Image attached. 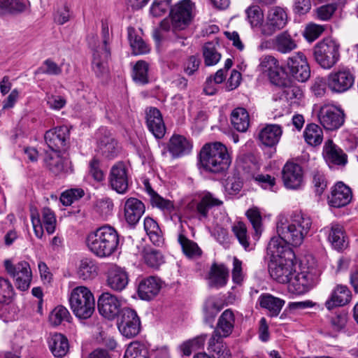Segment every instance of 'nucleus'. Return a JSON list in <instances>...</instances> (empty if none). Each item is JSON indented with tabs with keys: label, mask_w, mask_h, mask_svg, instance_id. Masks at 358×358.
<instances>
[{
	"label": "nucleus",
	"mask_w": 358,
	"mask_h": 358,
	"mask_svg": "<svg viewBox=\"0 0 358 358\" xmlns=\"http://www.w3.org/2000/svg\"><path fill=\"white\" fill-rule=\"evenodd\" d=\"M311 226L310 217L301 211L294 212L289 219L280 215L276 221L278 236L272 237L267 246L268 268H287L294 266L295 254L289 245L300 246Z\"/></svg>",
	"instance_id": "obj_1"
},
{
	"label": "nucleus",
	"mask_w": 358,
	"mask_h": 358,
	"mask_svg": "<svg viewBox=\"0 0 358 358\" xmlns=\"http://www.w3.org/2000/svg\"><path fill=\"white\" fill-rule=\"evenodd\" d=\"M119 235L112 227L105 225L90 233L86 243L90 250L99 257L112 255L119 245Z\"/></svg>",
	"instance_id": "obj_2"
},
{
	"label": "nucleus",
	"mask_w": 358,
	"mask_h": 358,
	"mask_svg": "<svg viewBox=\"0 0 358 358\" xmlns=\"http://www.w3.org/2000/svg\"><path fill=\"white\" fill-rule=\"evenodd\" d=\"M235 316L230 309L225 310L219 317L216 327L208 343V350L215 352L217 358H231L230 350L222 343L234 329Z\"/></svg>",
	"instance_id": "obj_3"
},
{
	"label": "nucleus",
	"mask_w": 358,
	"mask_h": 358,
	"mask_svg": "<svg viewBox=\"0 0 358 358\" xmlns=\"http://www.w3.org/2000/svg\"><path fill=\"white\" fill-rule=\"evenodd\" d=\"M199 159L203 169L215 173L224 172L231 162L227 147L220 142L205 144L200 151Z\"/></svg>",
	"instance_id": "obj_4"
},
{
	"label": "nucleus",
	"mask_w": 358,
	"mask_h": 358,
	"mask_svg": "<svg viewBox=\"0 0 358 358\" xmlns=\"http://www.w3.org/2000/svg\"><path fill=\"white\" fill-rule=\"evenodd\" d=\"M70 308L75 316L80 320L92 317L95 310V300L92 292L86 287L78 286L71 292Z\"/></svg>",
	"instance_id": "obj_5"
},
{
	"label": "nucleus",
	"mask_w": 358,
	"mask_h": 358,
	"mask_svg": "<svg viewBox=\"0 0 358 358\" xmlns=\"http://www.w3.org/2000/svg\"><path fill=\"white\" fill-rule=\"evenodd\" d=\"M316 63L324 69H331L341 57L340 45L331 38H325L317 43L313 49Z\"/></svg>",
	"instance_id": "obj_6"
},
{
	"label": "nucleus",
	"mask_w": 358,
	"mask_h": 358,
	"mask_svg": "<svg viewBox=\"0 0 358 358\" xmlns=\"http://www.w3.org/2000/svg\"><path fill=\"white\" fill-rule=\"evenodd\" d=\"M31 220L36 236L42 238L44 231L43 226L48 234L55 232L56 228V217L54 212L48 208L42 210V221L36 208H31Z\"/></svg>",
	"instance_id": "obj_7"
},
{
	"label": "nucleus",
	"mask_w": 358,
	"mask_h": 358,
	"mask_svg": "<svg viewBox=\"0 0 358 358\" xmlns=\"http://www.w3.org/2000/svg\"><path fill=\"white\" fill-rule=\"evenodd\" d=\"M286 70L294 80L303 83L310 76V69L305 55L298 52L289 57L287 60Z\"/></svg>",
	"instance_id": "obj_8"
},
{
	"label": "nucleus",
	"mask_w": 358,
	"mask_h": 358,
	"mask_svg": "<svg viewBox=\"0 0 358 358\" xmlns=\"http://www.w3.org/2000/svg\"><path fill=\"white\" fill-rule=\"evenodd\" d=\"M170 16L173 29H185L193 18V4L189 0L180 1L171 8Z\"/></svg>",
	"instance_id": "obj_9"
},
{
	"label": "nucleus",
	"mask_w": 358,
	"mask_h": 358,
	"mask_svg": "<svg viewBox=\"0 0 358 358\" xmlns=\"http://www.w3.org/2000/svg\"><path fill=\"white\" fill-rule=\"evenodd\" d=\"M317 116L320 123L327 130L338 129L345 122L343 110L334 105L323 106Z\"/></svg>",
	"instance_id": "obj_10"
},
{
	"label": "nucleus",
	"mask_w": 358,
	"mask_h": 358,
	"mask_svg": "<svg viewBox=\"0 0 358 358\" xmlns=\"http://www.w3.org/2000/svg\"><path fill=\"white\" fill-rule=\"evenodd\" d=\"M355 82V76L349 69L340 68L327 76L328 88L333 92L343 93L350 89Z\"/></svg>",
	"instance_id": "obj_11"
},
{
	"label": "nucleus",
	"mask_w": 358,
	"mask_h": 358,
	"mask_svg": "<svg viewBox=\"0 0 358 358\" xmlns=\"http://www.w3.org/2000/svg\"><path fill=\"white\" fill-rule=\"evenodd\" d=\"M120 332L126 338L136 336L140 331L141 322L136 312L130 308L122 309L117 323Z\"/></svg>",
	"instance_id": "obj_12"
},
{
	"label": "nucleus",
	"mask_w": 358,
	"mask_h": 358,
	"mask_svg": "<svg viewBox=\"0 0 358 358\" xmlns=\"http://www.w3.org/2000/svg\"><path fill=\"white\" fill-rule=\"evenodd\" d=\"M98 310L105 318L114 320L121 313L122 301L109 292L102 293L98 298Z\"/></svg>",
	"instance_id": "obj_13"
},
{
	"label": "nucleus",
	"mask_w": 358,
	"mask_h": 358,
	"mask_svg": "<svg viewBox=\"0 0 358 358\" xmlns=\"http://www.w3.org/2000/svg\"><path fill=\"white\" fill-rule=\"evenodd\" d=\"M70 130L66 126H60L46 131L45 141L54 152L65 151L69 145Z\"/></svg>",
	"instance_id": "obj_14"
},
{
	"label": "nucleus",
	"mask_w": 358,
	"mask_h": 358,
	"mask_svg": "<svg viewBox=\"0 0 358 358\" xmlns=\"http://www.w3.org/2000/svg\"><path fill=\"white\" fill-rule=\"evenodd\" d=\"M287 14L283 8H271L266 17V22L262 27V33L265 36H271L275 31L285 27L287 22Z\"/></svg>",
	"instance_id": "obj_15"
},
{
	"label": "nucleus",
	"mask_w": 358,
	"mask_h": 358,
	"mask_svg": "<svg viewBox=\"0 0 358 358\" xmlns=\"http://www.w3.org/2000/svg\"><path fill=\"white\" fill-rule=\"evenodd\" d=\"M282 179L285 187L289 189H299L303 184V173L301 166L287 162L282 170Z\"/></svg>",
	"instance_id": "obj_16"
},
{
	"label": "nucleus",
	"mask_w": 358,
	"mask_h": 358,
	"mask_svg": "<svg viewBox=\"0 0 358 358\" xmlns=\"http://www.w3.org/2000/svg\"><path fill=\"white\" fill-rule=\"evenodd\" d=\"M109 185L118 194H124L128 190V169L122 162L115 163L110 169L108 177Z\"/></svg>",
	"instance_id": "obj_17"
},
{
	"label": "nucleus",
	"mask_w": 358,
	"mask_h": 358,
	"mask_svg": "<svg viewBox=\"0 0 358 358\" xmlns=\"http://www.w3.org/2000/svg\"><path fill=\"white\" fill-rule=\"evenodd\" d=\"M223 201L209 192L203 193L198 201H196L192 206V210L196 217L200 220L207 219L209 210L213 207L220 206Z\"/></svg>",
	"instance_id": "obj_18"
},
{
	"label": "nucleus",
	"mask_w": 358,
	"mask_h": 358,
	"mask_svg": "<svg viewBox=\"0 0 358 358\" xmlns=\"http://www.w3.org/2000/svg\"><path fill=\"white\" fill-rule=\"evenodd\" d=\"M352 199L351 189L342 182H337L331 189L328 196L329 204L334 208H341L347 206Z\"/></svg>",
	"instance_id": "obj_19"
},
{
	"label": "nucleus",
	"mask_w": 358,
	"mask_h": 358,
	"mask_svg": "<svg viewBox=\"0 0 358 358\" xmlns=\"http://www.w3.org/2000/svg\"><path fill=\"white\" fill-rule=\"evenodd\" d=\"M45 162L50 171L55 176H64L73 172L70 159L68 157L61 156L57 152L48 155Z\"/></svg>",
	"instance_id": "obj_20"
},
{
	"label": "nucleus",
	"mask_w": 358,
	"mask_h": 358,
	"mask_svg": "<svg viewBox=\"0 0 358 358\" xmlns=\"http://www.w3.org/2000/svg\"><path fill=\"white\" fill-rule=\"evenodd\" d=\"M322 154L324 159L329 166H344L348 162V155L331 139L325 142Z\"/></svg>",
	"instance_id": "obj_21"
},
{
	"label": "nucleus",
	"mask_w": 358,
	"mask_h": 358,
	"mask_svg": "<svg viewBox=\"0 0 358 358\" xmlns=\"http://www.w3.org/2000/svg\"><path fill=\"white\" fill-rule=\"evenodd\" d=\"M146 124L148 130L158 139L162 138L166 133V127L161 112L157 108L151 107L146 110Z\"/></svg>",
	"instance_id": "obj_22"
},
{
	"label": "nucleus",
	"mask_w": 358,
	"mask_h": 358,
	"mask_svg": "<svg viewBox=\"0 0 358 358\" xmlns=\"http://www.w3.org/2000/svg\"><path fill=\"white\" fill-rule=\"evenodd\" d=\"M162 288L159 279L150 276L141 280L138 286V296L144 301H150L156 297Z\"/></svg>",
	"instance_id": "obj_23"
},
{
	"label": "nucleus",
	"mask_w": 358,
	"mask_h": 358,
	"mask_svg": "<svg viewBox=\"0 0 358 358\" xmlns=\"http://www.w3.org/2000/svg\"><path fill=\"white\" fill-rule=\"evenodd\" d=\"M282 134V127L275 124L266 125L259 133V140L266 147L272 148L275 146Z\"/></svg>",
	"instance_id": "obj_24"
},
{
	"label": "nucleus",
	"mask_w": 358,
	"mask_h": 358,
	"mask_svg": "<svg viewBox=\"0 0 358 358\" xmlns=\"http://www.w3.org/2000/svg\"><path fill=\"white\" fill-rule=\"evenodd\" d=\"M145 212L144 204L138 199L130 198L124 205V216L129 224H136Z\"/></svg>",
	"instance_id": "obj_25"
},
{
	"label": "nucleus",
	"mask_w": 358,
	"mask_h": 358,
	"mask_svg": "<svg viewBox=\"0 0 358 358\" xmlns=\"http://www.w3.org/2000/svg\"><path fill=\"white\" fill-rule=\"evenodd\" d=\"M324 230L329 234L328 240L337 250L345 248L348 245L343 227L338 223H332Z\"/></svg>",
	"instance_id": "obj_26"
},
{
	"label": "nucleus",
	"mask_w": 358,
	"mask_h": 358,
	"mask_svg": "<svg viewBox=\"0 0 358 358\" xmlns=\"http://www.w3.org/2000/svg\"><path fill=\"white\" fill-rule=\"evenodd\" d=\"M351 299V292L347 286L338 285L332 292L330 298L325 302V307L332 310L348 303Z\"/></svg>",
	"instance_id": "obj_27"
},
{
	"label": "nucleus",
	"mask_w": 358,
	"mask_h": 358,
	"mask_svg": "<svg viewBox=\"0 0 358 358\" xmlns=\"http://www.w3.org/2000/svg\"><path fill=\"white\" fill-rule=\"evenodd\" d=\"M129 283V275L124 270H109L106 285L113 291L120 292Z\"/></svg>",
	"instance_id": "obj_28"
},
{
	"label": "nucleus",
	"mask_w": 358,
	"mask_h": 358,
	"mask_svg": "<svg viewBox=\"0 0 358 358\" xmlns=\"http://www.w3.org/2000/svg\"><path fill=\"white\" fill-rule=\"evenodd\" d=\"M315 278L308 270H292L290 285L294 287L298 292H302L305 288L313 286Z\"/></svg>",
	"instance_id": "obj_29"
},
{
	"label": "nucleus",
	"mask_w": 358,
	"mask_h": 358,
	"mask_svg": "<svg viewBox=\"0 0 358 358\" xmlns=\"http://www.w3.org/2000/svg\"><path fill=\"white\" fill-rule=\"evenodd\" d=\"M192 144L184 136L173 135L169 143V150L174 157H179L190 152Z\"/></svg>",
	"instance_id": "obj_30"
},
{
	"label": "nucleus",
	"mask_w": 358,
	"mask_h": 358,
	"mask_svg": "<svg viewBox=\"0 0 358 358\" xmlns=\"http://www.w3.org/2000/svg\"><path fill=\"white\" fill-rule=\"evenodd\" d=\"M305 142L310 146L317 147L323 141V131L317 124H308L303 133Z\"/></svg>",
	"instance_id": "obj_31"
},
{
	"label": "nucleus",
	"mask_w": 358,
	"mask_h": 358,
	"mask_svg": "<svg viewBox=\"0 0 358 358\" xmlns=\"http://www.w3.org/2000/svg\"><path fill=\"white\" fill-rule=\"evenodd\" d=\"M231 122L238 131H246L250 125V117L247 110L241 107L234 109L231 113Z\"/></svg>",
	"instance_id": "obj_32"
},
{
	"label": "nucleus",
	"mask_w": 358,
	"mask_h": 358,
	"mask_svg": "<svg viewBox=\"0 0 358 358\" xmlns=\"http://www.w3.org/2000/svg\"><path fill=\"white\" fill-rule=\"evenodd\" d=\"M49 348L56 357L65 356L69 349L67 338L61 334H53L49 340Z\"/></svg>",
	"instance_id": "obj_33"
},
{
	"label": "nucleus",
	"mask_w": 358,
	"mask_h": 358,
	"mask_svg": "<svg viewBox=\"0 0 358 358\" xmlns=\"http://www.w3.org/2000/svg\"><path fill=\"white\" fill-rule=\"evenodd\" d=\"M274 45L275 50L282 54L289 53L297 48L296 41L287 31L281 32L275 37Z\"/></svg>",
	"instance_id": "obj_34"
},
{
	"label": "nucleus",
	"mask_w": 358,
	"mask_h": 358,
	"mask_svg": "<svg viewBox=\"0 0 358 358\" xmlns=\"http://www.w3.org/2000/svg\"><path fill=\"white\" fill-rule=\"evenodd\" d=\"M27 0H0V15H15L27 8Z\"/></svg>",
	"instance_id": "obj_35"
},
{
	"label": "nucleus",
	"mask_w": 358,
	"mask_h": 358,
	"mask_svg": "<svg viewBox=\"0 0 358 358\" xmlns=\"http://www.w3.org/2000/svg\"><path fill=\"white\" fill-rule=\"evenodd\" d=\"M259 301L261 307L269 311L271 316H277L285 304L284 300L269 294H262Z\"/></svg>",
	"instance_id": "obj_36"
},
{
	"label": "nucleus",
	"mask_w": 358,
	"mask_h": 358,
	"mask_svg": "<svg viewBox=\"0 0 358 358\" xmlns=\"http://www.w3.org/2000/svg\"><path fill=\"white\" fill-rule=\"evenodd\" d=\"M221 308L222 307L220 306L218 300L215 297H208L205 301L203 307V320L205 322L211 324Z\"/></svg>",
	"instance_id": "obj_37"
},
{
	"label": "nucleus",
	"mask_w": 358,
	"mask_h": 358,
	"mask_svg": "<svg viewBox=\"0 0 358 358\" xmlns=\"http://www.w3.org/2000/svg\"><path fill=\"white\" fill-rule=\"evenodd\" d=\"M183 253L189 258H196L201 255L202 251L197 243L188 239L185 235L180 234L178 238Z\"/></svg>",
	"instance_id": "obj_38"
},
{
	"label": "nucleus",
	"mask_w": 358,
	"mask_h": 358,
	"mask_svg": "<svg viewBox=\"0 0 358 358\" xmlns=\"http://www.w3.org/2000/svg\"><path fill=\"white\" fill-rule=\"evenodd\" d=\"M127 32L130 45L135 55H143L149 52L148 45L140 36L136 35L133 27H128Z\"/></svg>",
	"instance_id": "obj_39"
},
{
	"label": "nucleus",
	"mask_w": 358,
	"mask_h": 358,
	"mask_svg": "<svg viewBox=\"0 0 358 358\" xmlns=\"http://www.w3.org/2000/svg\"><path fill=\"white\" fill-rule=\"evenodd\" d=\"M144 229L148 235L150 241L156 245H160L163 243L161 236V230L158 224L152 218L147 217L144 220Z\"/></svg>",
	"instance_id": "obj_40"
},
{
	"label": "nucleus",
	"mask_w": 358,
	"mask_h": 358,
	"mask_svg": "<svg viewBox=\"0 0 358 358\" xmlns=\"http://www.w3.org/2000/svg\"><path fill=\"white\" fill-rule=\"evenodd\" d=\"M98 148L101 155L108 159L113 158L118 152L116 141L108 136H105L99 141Z\"/></svg>",
	"instance_id": "obj_41"
},
{
	"label": "nucleus",
	"mask_w": 358,
	"mask_h": 358,
	"mask_svg": "<svg viewBox=\"0 0 358 358\" xmlns=\"http://www.w3.org/2000/svg\"><path fill=\"white\" fill-rule=\"evenodd\" d=\"M109 57L105 58L103 50L97 48L94 51L92 69L95 74L98 76H102L108 73V67L106 62Z\"/></svg>",
	"instance_id": "obj_42"
},
{
	"label": "nucleus",
	"mask_w": 358,
	"mask_h": 358,
	"mask_svg": "<svg viewBox=\"0 0 358 358\" xmlns=\"http://www.w3.org/2000/svg\"><path fill=\"white\" fill-rule=\"evenodd\" d=\"M15 281L17 289L25 291L28 289L31 280V270H9Z\"/></svg>",
	"instance_id": "obj_43"
},
{
	"label": "nucleus",
	"mask_w": 358,
	"mask_h": 358,
	"mask_svg": "<svg viewBox=\"0 0 358 358\" xmlns=\"http://www.w3.org/2000/svg\"><path fill=\"white\" fill-rule=\"evenodd\" d=\"M203 55L206 66L215 65L221 59V54L218 52L215 44L213 42L205 43L203 47Z\"/></svg>",
	"instance_id": "obj_44"
},
{
	"label": "nucleus",
	"mask_w": 358,
	"mask_h": 358,
	"mask_svg": "<svg viewBox=\"0 0 358 358\" xmlns=\"http://www.w3.org/2000/svg\"><path fill=\"white\" fill-rule=\"evenodd\" d=\"M280 99L289 101L291 104L297 102L303 96L302 90L297 86H289L278 90Z\"/></svg>",
	"instance_id": "obj_45"
},
{
	"label": "nucleus",
	"mask_w": 358,
	"mask_h": 358,
	"mask_svg": "<svg viewBox=\"0 0 358 358\" xmlns=\"http://www.w3.org/2000/svg\"><path fill=\"white\" fill-rule=\"evenodd\" d=\"M148 64L143 60L138 61L133 68V79L139 84L145 85L148 83Z\"/></svg>",
	"instance_id": "obj_46"
},
{
	"label": "nucleus",
	"mask_w": 358,
	"mask_h": 358,
	"mask_svg": "<svg viewBox=\"0 0 358 358\" xmlns=\"http://www.w3.org/2000/svg\"><path fill=\"white\" fill-rule=\"evenodd\" d=\"M228 275L227 270H210L206 278L210 287H220L226 285Z\"/></svg>",
	"instance_id": "obj_47"
},
{
	"label": "nucleus",
	"mask_w": 358,
	"mask_h": 358,
	"mask_svg": "<svg viewBox=\"0 0 358 358\" xmlns=\"http://www.w3.org/2000/svg\"><path fill=\"white\" fill-rule=\"evenodd\" d=\"M124 358H149L148 351L143 344L132 342L128 345Z\"/></svg>",
	"instance_id": "obj_48"
},
{
	"label": "nucleus",
	"mask_w": 358,
	"mask_h": 358,
	"mask_svg": "<svg viewBox=\"0 0 358 358\" xmlns=\"http://www.w3.org/2000/svg\"><path fill=\"white\" fill-rule=\"evenodd\" d=\"M71 317V315L66 308L63 306H58L50 313L49 321L51 324L58 326L63 322H69Z\"/></svg>",
	"instance_id": "obj_49"
},
{
	"label": "nucleus",
	"mask_w": 358,
	"mask_h": 358,
	"mask_svg": "<svg viewBox=\"0 0 358 358\" xmlns=\"http://www.w3.org/2000/svg\"><path fill=\"white\" fill-rule=\"evenodd\" d=\"M14 296V291L10 282L0 276V303L9 304Z\"/></svg>",
	"instance_id": "obj_50"
},
{
	"label": "nucleus",
	"mask_w": 358,
	"mask_h": 358,
	"mask_svg": "<svg viewBox=\"0 0 358 358\" xmlns=\"http://www.w3.org/2000/svg\"><path fill=\"white\" fill-rule=\"evenodd\" d=\"M232 231L240 244L247 250L250 247V243L245 224L242 222L235 223L232 227Z\"/></svg>",
	"instance_id": "obj_51"
},
{
	"label": "nucleus",
	"mask_w": 358,
	"mask_h": 358,
	"mask_svg": "<svg viewBox=\"0 0 358 358\" xmlns=\"http://www.w3.org/2000/svg\"><path fill=\"white\" fill-rule=\"evenodd\" d=\"M143 259L147 266L150 267H159L164 262L162 254L156 250H145Z\"/></svg>",
	"instance_id": "obj_52"
},
{
	"label": "nucleus",
	"mask_w": 358,
	"mask_h": 358,
	"mask_svg": "<svg viewBox=\"0 0 358 358\" xmlns=\"http://www.w3.org/2000/svg\"><path fill=\"white\" fill-rule=\"evenodd\" d=\"M84 196V190L81 188H73L64 192L60 196V201L64 206H70L75 201Z\"/></svg>",
	"instance_id": "obj_53"
},
{
	"label": "nucleus",
	"mask_w": 358,
	"mask_h": 358,
	"mask_svg": "<svg viewBox=\"0 0 358 358\" xmlns=\"http://www.w3.org/2000/svg\"><path fill=\"white\" fill-rule=\"evenodd\" d=\"M246 215L251 222L257 235H260L262 231V218L260 211L257 208H252L247 210Z\"/></svg>",
	"instance_id": "obj_54"
},
{
	"label": "nucleus",
	"mask_w": 358,
	"mask_h": 358,
	"mask_svg": "<svg viewBox=\"0 0 358 358\" xmlns=\"http://www.w3.org/2000/svg\"><path fill=\"white\" fill-rule=\"evenodd\" d=\"M62 73V69L50 59L45 60L41 66L38 68L35 74H48L57 76Z\"/></svg>",
	"instance_id": "obj_55"
},
{
	"label": "nucleus",
	"mask_w": 358,
	"mask_h": 358,
	"mask_svg": "<svg viewBox=\"0 0 358 358\" xmlns=\"http://www.w3.org/2000/svg\"><path fill=\"white\" fill-rule=\"evenodd\" d=\"M248 22L252 27H258L262 24L264 19V14L258 6H250L246 10Z\"/></svg>",
	"instance_id": "obj_56"
},
{
	"label": "nucleus",
	"mask_w": 358,
	"mask_h": 358,
	"mask_svg": "<svg viewBox=\"0 0 358 358\" xmlns=\"http://www.w3.org/2000/svg\"><path fill=\"white\" fill-rule=\"evenodd\" d=\"M336 10L337 4L332 3L320 6L316 9L315 13L319 20L328 21L331 18Z\"/></svg>",
	"instance_id": "obj_57"
},
{
	"label": "nucleus",
	"mask_w": 358,
	"mask_h": 358,
	"mask_svg": "<svg viewBox=\"0 0 358 358\" xmlns=\"http://www.w3.org/2000/svg\"><path fill=\"white\" fill-rule=\"evenodd\" d=\"M293 262L294 265L287 268H292L293 267H299V268H314L316 266L315 257L310 254L301 256L298 259L295 257Z\"/></svg>",
	"instance_id": "obj_58"
},
{
	"label": "nucleus",
	"mask_w": 358,
	"mask_h": 358,
	"mask_svg": "<svg viewBox=\"0 0 358 358\" xmlns=\"http://www.w3.org/2000/svg\"><path fill=\"white\" fill-rule=\"evenodd\" d=\"M324 31V27L317 24H309L306 26L303 36L309 42L316 40Z\"/></svg>",
	"instance_id": "obj_59"
},
{
	"label": "nucleus",
	"mask_w": 358,
	"mask_h": 358,
	"mask_svg": "<svg viewBox=\"0 0 358 358\" xmlns=\"http://www.w3.org/2000/svg\"><path fill=\"white\" fill-rule=\"evenodd\" d=\"M171 0H155L150 8L154 17H161L170 8Z\"/></svg>",
	"instance_id": "obj_60"
},
{
	"label": "nucleus",
	"mask_w": 358,
	"mask_h": 358,
	"mask_svg": "<svg viewBox=\"0 0 358 358\" xmlns=\"http://www.w3.org/2000/svg\"><path fill=\"white\" fill-rule=\"evenodd\" d=\"M348 322V313L344 311L337 312L334 316L331 318V326L336 331L343 330Z\"/></svg>",
	"instance_id": "obj_61"
},
{
	"label": "nucleus",
	"mask_w": 358,
	"mask_h": 358,
	"mask_svg": "<svg viewBox=\"0 0 358 358\" xmlns=\"http://www.w3.org/2000/svg\"><path fill=\"white\" fill-rule=\"evenodd\" d=\"M271 278L280 283L290 285L292 270H268Z\"/></svg>",
	"instance_id": "obj_62"
},
{
	"label": "nucleus",
	"mask_w": 358,
	"mask_h": 358,
	"mask_svg": "<svg viewBox=\"0 0 358 358\" xmlns=\"http://www.w3.org/2000/svg\"><path fill=\"white\" fill-rule=\"evenodd\" d=\"M279 66L278 61L272 55H264L260 58L259 67L264 72L270 73Z\"/></svg>",
	"instance_id": "obj_63"
},
{
	"label": "nucleus",
	"mask_w": 358,
	"mask_h": 358,
	"mask_svg": "<svg viewBox=\"0 0 358 358\" xmlns=\"http://www.w3.org/2000/svg\"><path fill=\"white\" fill-rule=\"evenodd\" d=\"M200 64L201 61L197 56H189L183 64L184 72L188 76H192L198 71Z\"/></svg>",
	"instance_id": "obj_64"
}]
</instances>
